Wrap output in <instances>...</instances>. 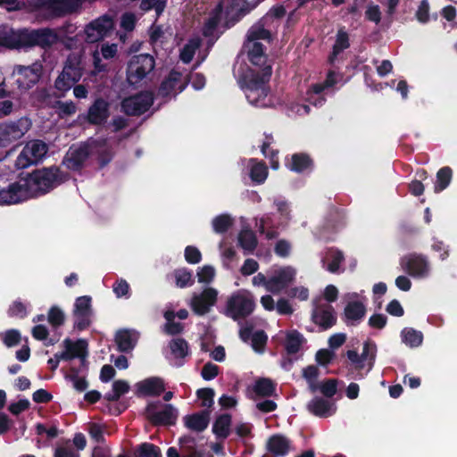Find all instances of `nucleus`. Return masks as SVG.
Segmentation results:
<instances>
[{
	"label": "nucleus",
	"mask_w": 457,
	"mask_h": 457,
	"mask_svg": "<svg viewBox=\"0 0 457 457\" xmlns=\"http://www.w3.org/2000/svg\"><path fill=\"white\" fill-rule=\"evenodd\" d=\"M181 79L182 73L176 70H171L167 78L162 81L159 87V96L162 97H168L175 90L179 83H180V85L178 87L177 94L181 93L187 87L188 83L187 80L181 82Z\"/></svg>",
	"instance_id": "21"
},
{
	"label": "nucleus",
	"mask_w": 457,
	"mask_h": 457,
	"mask_svg": "<svg viewBox=\"0 0 457 457\" xmlns=\"http://www.w3.org/2000/svg\"><path fill=\"white\" fill-rule=\"evenodd\" d=\"M252 347L255 351H262L267 344L268 337L263 330H258L253 334Z\"/></svg>",
	"instance_id": "64"
},
{
	"label": "nucleus",
	"mask_w": 457,
	"mask_h": 457,
	"mask_svg": "<svg viewBox=\"0 0 457 457\" xmlns=\"http://www.w3.org/2000/svg\"><path fill=\"white\" fill-rule=\"evenodd\" d=\"M185 426L192 431L203 432L210 422V411L204 410L193 414L186 415L184 418Z\"/></svg>",
	"instance_id": "29"
},
{
	"label": "nucleus",
	"mask_w": 457,
	"mask_h": 457,
	"mask_svg": "<svg viewBox=\"0 0 457 457\" xmlns=\"http://www.w3.org/2000/svg\"><path fill=\"white\" fill-rule=\"evenodd\" d=\"M0 339L6 347L11 348L21 343V335L18 329L11 328L4 332H1Z\"/></svg>",
	"instance_id": "47"
},
{
	"label": "nucleus",
	"mask_w": 457,
	"mask_h": 457,
	"mask_svg": "<svg viewBox=\"0 0 457 457\" xmlns=\"http://www.w3.org/2000/svg\"><path fill=\"white\" fill-rule=\"evenodd\" d=\"M217 295V290L212 287H208L200 295H194L191 301L193 312L199 316L208 313L211 307L215 304Z\"/></svg>",
	"instance_id": "19"
},
{
	"label": "nucleus",
	"mask_w": 457,
	"mask_h": 457,
	"mask_svg": "<svg viewBox=\"0 0 457 457\" xmlns=\"http://www.w3.org/2000/svg\"><path fill=\"white\" fill-rule=\"evenodd\" d=\"M400 265L411 277H423L428 269L426 258L415 253L402 257Z\"/></svg>",
	"instance_id": "17"
},
{
	"label": "nucleus",
	"mask_w": 457,
	"mask_h": 457,
	"mask_svg": "<svg viewBox=\"0 0 457 457\" xmlns=\"http://www.w3.org/2000/svg\"><path fill=\"white\" fill-rule=\"evenodd\" d=\"M42 73L43 66L39 62L29 66L16 65L12 71L14 84L21 91H27L39 81Z\"/></svg>",
	"instance_id": "7"
},
{
	"label": "nucleus",
	"mask_w": 457,
	"mask_h": 457,
	"mask_svg": "<svg viewBox=\"0 0 457 457\" xmlns=\"http://www.w3.org/2000/svg\"><path fill=\"white\" fill-rule=\"evenodd\" d=\"M319 390L321 392V394L327 397L331 398L333 397L337 391V379L330 378L327 379L326 381L322 382L320 385Z\"/></svg>",
	"instance_id": "60"
},
{
	"label": "nucleus",
	"mask_w": 457,
	"mask_h": 457,
	"mask_svg": "<svg viewBox=\"0 0 457 457\" xmlns=\"http://www.w3.org/2000/svg\"><path fill=\"white\" fill-rule=\"evenodd\" d=\"M110 116V104L102 97L96 98L87 110V120L89 124L102 125Z\"/></svg>",
	"instance_id": "20"
},
{
	"label": "nucleus",
	"mask_w": 457,
	"mask_h": 457,
	"mask_svg": "<svg viewBox=\"0 0 457 457\" xmlns=\"http://www.w3.org/2000/svg\"><path fill=\"white\" fill-rule=\"evenodd\" d=\"M215 276V270L211 265H204L197 271V278L199 283L209 284Z\"/></svg>",
	"instance_id": "63"
},
{
	"label": "nucleus",
	"mask_w": 457,
	"mask_h": 457,
	"mask_svg": "<svg viewBox=\"0 0 457 457\" xmlns=\"http://www.w3.org/2000/svg\"><path fill=\"white\" fill-rule=\"evenodd\" d=\"M155 67V60L149 54L135 55L129 61L126 75L130 86L137 87Z\"/></svg>",
	"instance_id": "4"
},
{
	"label": "nucleus",
	"mask_w": 457,
	"mask_h": 457,
	"mask_svg": "<svg viewBox=\"0 0 457 457\" xmlns=\"http://www.w3.org/2000/svg\"><path fill=\"white\" fill-rule=\"evenodd\" d=\"M294 278V270L289 267L281 269L269 278L268 291L273 294L278 293L280 290L287 287Z\"/></svg>",
	"instance_id": "25"
},
{
	"label": "nucleus",
	"mask_w": 457,
	"mask_h": 457,
	"mask_svg": "<svg viewBox=\"0 0 457 457\" xmlns=\"http://www.w3.org/2000/svg\"><path fill=\"white\" fill-rule=\"evenodd\" d=\"M366 312V307L361 302L351 301L345 307L343 320L347 326H355L362 320Z\"/></svg>",
	"instance_id": "27"
},
{
	"label": "nucleus",
	"mask_w": 457,
	"mask_h": 457,
	"mask_svg": "<svg viewBox=\"0 0 457 457\" xmlns=\"http://www.w3.org/2000/svg\"><path fill=\"white\" fill-rule=\"evenodd\" d=\"M215 392L212 388L204 387L196 391V396L201 400V406L210 408L214 403Z\"/></svg>",
	"instance_id": "57"
},
{
	"label": "nucleus",
	"mask_w": 457,
	"mask_h": 457,
	"mask_svg": "<svg viewBox=\"0 0 457 457\" xmlns=\"http://www.w3.org/2000/svg\"><path fill=\"white\" fill-rule=\"evenodd\" d=\"M305 342L303 336L297 330H292L287 333L285 342V349L287 354L297 353L302 345Z\"/></svg>",
	"instance_id": "37"
},
{
	"label": "nucleus",
	"mask_w": 457,
	"mask_h": 457,
	"mask_svg": "<svg viewBox=\"0 0 457 457\" xmlns=\"http://www.w3.org/2000/svg\"><path fill=\"white\" fill-rule=\"evenodd\" d=\"M231 415L224 413L218 416L212 425V432L217 438L226 439L230 433Z\"/></svg>",
	"instance_id": "34"
},
{
	"label": "nucleus",
	"mask_w": 457,
	"mask_h": 457,
	"mask_svg": "<svg viewBox=\"0 0 457 457\" xmlns=\"http://www.w3.org/2000/svg\"><path fill=\"white\" fill-rule=\"evenodd\" d=\"M90 155V143H81L78 146L71 145L64 155L62 164L70 170L80 172Z\"/></svg>",
	"instance_id": "11"
},
{
	"label": "nucleus",
	"mask_w": 457,
	"mask_h": 457,
	"mask_svg": "<svg viewBox=\"0 0 457 457\" xmlns=\"http://www.w3.org/2000/svg\"><path fill=\"white\" fill-rule=\"evenodd\" d=\"M139 334L134 329L123 328L115 334V343L120 353H129L137 345Z\"/></svg>",
	"instance_id": "26"
},
{
	"label": "nucleus",
	"mask_w": 457,
	"mask_h": 457,
	"mask_svg": "<svg viewBox=\"0 0 457 457\" xmlns=\"http://www.w3.org/2000/svg\"><path fill=\"white\" fill-rule=\"evenodd\" d=\"M47 320L53 328H59L64 324L65 315L58 306H52L48 311Z\"/></svg>",
	"instance_id": "52"
},
{
	"label": "nucleus",
	"mask_w": 457,
	"mask_h": 457,
	"mask_svg": "<svg viewBox=\"0 0 457 457\" xmlns=\"http://www.w3.org/2000/svg\"><path fill=\"white\" fill-rule=\"evenodd\" d=\"M401 337L402 341L411 348L420 346L423 342L422 332L412 328H404L401 331Z\"/></svg>",
	"instance_id": "40"
},
{
	"label": "nucleus",
	"mask_w": 457,
	"mask_h": 457,
	"mask_svg": "<svg viewBox=\"0 0 457 457\" xmlns=\"http://www.w3.org/2000/svg\"><path fill=\"white\" fill-rule=\"evenodd\" d=\"M47 150V145L42 140L29 141L15 161L16 167L25 169L32 164L38 163L46 156Z\"/></svg>",
	"instance_id": "8"
},
{
	"label": "nucleus",
	"mask_w": 457,
	"mask_h": 457,
	"mask_svg": "<svg viewBox=\"0 0 457 457\" xmlns=\"http://www.w3.org/2000/svg\"><path fill=\"white\" fill-rule=\"evenodd\" d=\"M91 315L92 313L73 312V316L75 318L74 328L79 331H83L87 329L91 324Z\"/></svg>",
	"instance_id": "61"
},
{
	"label": "nucleus",
	"mask_w": 457,
	"mask_h": 457,
	"mask_svg": "<svg viewBox=\"0 0 457 457\" xmlns=\"http://www.w3.org/2000/svg\"><path fill=\"white\" fill-rule=\"evenodd\" d=\"M233 219L229 214L222 213L213 218L212 229L216 234H225L233 225Z\"/></svg>",
	"instance_id": "43"
},
{
	"label": "nucleus",
	"mask_w": 457,
	"mask_h": 457,
	"mask_svg": "<svg viewBox=\"0 0 457 457\" xmlns=\"http://www.w3.org/2000/svg\"><path fill=\"white\" fill-rule=\"evenodd\" d=\"M312 320L320 330H328L336 325V312L329 303L316 304L312 312Z\"/></svg>",
	"instance_id": "16"
},
{
	"label": "nucleus",
	"mask_w": 457,
	"mask_h": 457,
	"mask_svg": "<svg viewBox=\"0 0 457 457\" xmlns=\"http://www.w3.org/2000/svg\"><path fill=\"white\" fill-rule=\"evenodd\" d=\"M154 95L150 91L139 92L125 97L121 103V111L128 116H140L146 112L154 104Z\"/></svg>",
	"instance_id": "10"
},
{
	"label": "nucleus",
	"mask_w": 457,
	"mask_h": 457,
	"mask_svg": "<svg viewBox=\"0 0 457 457\" xmlns=\"http://www.w3.org/2000/svg\"><path fill=\"white\" fill-rule=\"evenodd\" d=\"M429 10L428 0H421L415 12V17L420 23L426 24L429 21Z\"/></svg>",
	"instance_id": "59"
},
{
	"label": "nucleus",
	"mask_w": 457,
	"mask_h": 457,
	"mask_svg": "<svg viewBox=\"0 0 457 457\" xmlns=\"http://www.w3.org/2000/svg\"><path fill=\"white\" fill-rule=\"evenodd\" d=\"M160 402L149 403L145 410V413L148 421L154 427H169L176 424L179 411L170 403L162 405V409L158 411Z\"/></svg>",
	"instance_id": "5"
},
{
	"label": "nucleus",
	"mask_w": 457,
	"mask_h": 457,
	"mask_svg": "<svg viewBox=\"0 0 457 457\" xmlns=\"http://www.w3.org/2000/svg\"><path fill=\"white\" fill-rule=\"evenodd\" d=\"M32 337L38 341H45L46 346L54 345L56 343L55 339L49 338V331L45 325H36L31 330Z\"/></svg>",
	"instance_id": "50"
},
{
	"label": "nucleus",
	"mask_w": 457,
	"mask_h": 457,
	"mask_svg": "<svg viewBox=\"0 0 457 457\" xmlns=\"http://www.w3.org/2000/svg\"><path fill=\"white\" fill-rule=\"evenodd\" d=\"M331 261L327 270L331 273H337L339 270L341 263L345 261V256L340 250H331Z\"/></svg>",
	"instance_id": "58"
},
{
	"label": "nucleus",
	"mask_w": 457,
	"mask_h": 457,
	"mask_svg": "<svg viewBox=\"0 0 457 457\" xmlns=\"http://www.w3.org/2000/svg\"><path fill=\"white\" fill-rule=\"evenodd\" d=\"M267 450L275 456H286L291 448V441L282 434L270 436L266 444Z\"/></svg>",
	"instance_id": "28"
},
{
	"label": "nucleus",
	"mask_w": 457,
	"mask_h": 457,
	"mask_svg": "<svg viewBox=\"0 0 457 457\" xmlns=\"http://www.w3.org/2000/svg\"><path fill=\"white\" fill-rule=\"evenodd\" d=\"M27 120L5 122L0 124V147L7 146L12 141L20 139L27 131L24 126Z\"/></svg>",
	"instance_id": "18"
},
{
	"label": "nucleus",
	"mask_w": 457,
	"mask_h": 457,
	"mask_svg": "<svg viewBox=\"0 0 457 457\" xmlns=\"http://www.w3.org/2000/svg\"><path fill=\"white\" fill-rule=\"evenodd\" d=\"M166 7V0H142L140 9L148 12L152 9L155 10L157 16H160Z\"/></svg>",
	"instance_id": "53"
},
{
	"label": "nucleus",
	"mask_w": 457,
	"mask_h": 457,
	"mask_svg": "<svg viewBox=\"0 0 457 457\" xmlns=\"http://www.w3.org/2000/svg\"><path fill=\"white\" fill-rule=\"evenodd\" d=\"M244 47L247 49L248 60L253 65L264 67L268 65L267 55L264 52L265 47L260 42H249L245 43Z\"/></svg>",
	"instance_id": "30"
},
{
	"label": "nucleus",
	"mask_w": 457,
	"mask_h": 457,
	"mask_svg": "<svg viewBox=\"0 0 457 457\" xmlns=\"http://www.w3.org/2000/svg\"><path fill=\"white\" fill-rule=\"evenodd\" d=\"M237 241L238 245L247 252L246 253H253L258 245L256 235L249 228H244L239 232Z\"/></svg>",
	"instance_id": "36"
},
{
	"label": "nucleus",
	"mask_w": 457,
	"mask_h": 457,
	"mask_svg": "<svg viewBox=\"0 0 457 457\" xmlns=\"http://www.w3.org/2000/svg\"><path fill=\"white\" fill-rule=\"evenodd\" d=\"M270 24L262 22V19L261 18L254 25L249 29L246 35L247 41L257 42L259 39L270 40Z\"/></svg>",
	"instance_id": "32"
},
{
	"label": "nucleus",
	"mask_w": 457,
	"mask_h": 457,
	"mask_svg": "<svg viewBox=\"0 0 457 457\" xmlns=\"http://www.w3.org/2000/svg\"><path fill=\"white\" fill-rule=\"evenodd\" d=\"M66 350L61 353V357L64 361H70L74 358L79 359V367L87 369V342L85 339H78L72 342L70 338L63 341Z\"/></svg>",
	"instance_id": "15"
},
{
	"label": "nucleus",
	"mask_w": 457,
	"mask_h": 457,
	"mask_svg": "<svg viewBox=\"0 0 457 457\" xmlns=\"http://www.w3.org/2000/svg\"><path fill=\"white\" fill-rule=\"evenodd\" d=\"M0 46H5L11 49L20 48L18 31L14 32L12 29L7 27H0Z\"/></svg>",
	"instance_id": "38"
},
{
	"label": "nucleus",
	"mask_w": 457,
	"mask_h": 457,
	"mask_svg": "<svg viewBox=\"0 0 457 457\" xmlns=\"http://www.w3.org/2000/svg\"><path fill=\"white\" fill-rule=\"evenodd\" d=\"M261 72L251 71L244 77V88L245 90H261L262 96H268L266 83L270 80L272 68L270 65L260 67Z\"/></svg>",
	"instance_id": "13"
},
{
	"label": "nucleus",
	"mask_w": 457,
	"mask_h": 457,
	"mask_svg": "<svg viewBox=\"0 0 457 457\" xmlns=\"http://www.w3.org/2000/svg\"><path fill=\"white\" fill-rule=\"evenodd\" d=\"M70 174L59 166L35 169L22 177L29 198L43 196L70 179Z\"/></svg>",
	"instance_id": "1"
},
{
	"label": "nucleus",
	"mask_w": 457,
	"mask_h": 457,
	"mask_svg": "<svg viewBox=\"0 0 457 457\" xmlns=\"http://www.w3.org/2000/svg\"><path fill=\"white\" fill-rule=\"evenodd\" d=\"M270 142L265 141L262 143L261 151L262 154L269 158L270 161V166L273 170H277L279 167V162H278V151L277 150H270Z\"/></svg>",
	"instance_id": "56"
},
{
	"label": "nucleus",
	"mask_w": 457,
	"mask_h": 457,
	"mask_svg": "<svg viewBox=\"0 0 457 457\" xmlns=\"http://www.w3.org/2000/svg\"><path fill=\"white\" fill-rule=\"evenodd\" d=\"M83 368L71 366L70 368V373L66 375V378L73 383V387L78 392L85 391L88 386V382L85 377H79V373Z\"/></svg>",
	"instance_id": "42"
},
{
	"label": "nucleus",
	"mask_w": 457,
	"mask_h": 457,
	"mask_svg": "<svg viewBox=\"0 0 457 457\" xmlns=\"http://www.w3.org/2000/svg\"><path fill=\"white\" fill-rule=\"evenodd\" d=\"M287 13L286 8L282 4L272 6L270 11L262 18V22H267L273 27L275 20H281Z\"/></svg>",
	"instance_id": "51"
},
{
	"label": "nucleus",
	"mask_w": 457,
	"mask_h": 457,
	"mask_svg": "<svg viewBox=\"0 0 457 457\" xmlns=\"http://www.w3.org/2000/svg\"><path fill=\"white\" fill-rule=\"evenodd\" d=\"M135 457H162L159 446L151 443L141 444L134 453Z\"/></svg>",
	"instance_id": "46"
},
{
	"label": "nucleus",
	"mask_w": 457,
	"mask_h": 457,
	"mask_svg": "<svg viewBox=\"0 0 457 457\" xmlns=\"http://www.w3.org/2000/svg\"><path fill=\"white\" fill-rule=\"evenodd\" d=\"M350 46L349 36L347 32L339 29L337 34L336 42L333 46L332 55L336 57L337 54L342 53L344 50Z\"/></svg>",
	"instance_id": "49"
},
{
	"label": "nucleus",
	"mask_w": 457,
	"mask_h": 457,
	"mask_svg": "<svg viewBox=\"0 0 457 457\" xmlns=\"http://www.w3.org/2000/svg\"><path fill=\"white\" fill-rule=\"evenodd\" d=\"M91 154H96V160L100 169L107 166L114 157V152L111 145L107 144L106 139H95L90 142Z\"/></svg>",
	"instance_id": "23"
},
{
	"label": "nucleus",
	"mask_w": 457,
	"mask_h": 457,
	"mask_svg": "<svg viewBox=\"0 0 457 457\" xmlns=\"http://www.w3.org/2000/svg\"><path fill=\"white\" fill-rule=\"evenodd\" d=\"M169 347L175 359H184L190 354L188 343L182 337L171 339Z\"/></svg>",
	"instance_id": "39"
},
{
	"label": "nucleus",
	"mask_w": 457,
	"mask_h": 457,
	"mask_svg": "<svg viewBox=\"0 0 457 457\" xmlns=\"http://www.w3.org/2000/svg\"><path fill=\"white\" fill-rule=\"evenodd\" d=\"M112 291L116 297L129 298L131 295L129 284L124 278H118L112 285Z\"/></svg>",
	"instance_id": "54"
},
{
	"label": "nucleus",
	"mask_w": 457,
	"mask_h": 457,
	"mask_svg": "<svg viewBox=\"0 0 457 457\" xmlns=\"http://www.w3.org/2000/svg\"><path fill=\"white\" fill-rule=\"evenodd\" d=\"M376 353H377V345L375 342L367 340L363 343V348L362 353L360 354V358L364 364L365 361H369V370H371L375 360H376Z\"/></svg>",
	"instance_id": "45"
},
{
	"label": "nucleus",
	"mask_w": 457,
	"mask_h": 457,
	"mask_svg": "<svg viewBox=\"0 0 457 457\" xmlns=\"http://www.w3.org/2000/svg\"><path fill=\"white\" fill-rule=\"evenodd\" d=\"M268 176V168L264 162H257L251 167L250 178L257 183L262 184L265 181Z\"/></svg>",
	"instance_id": "48"
},
{
	"label": "nucleus",
	"mask_w": 457,
	"mask_h": 457,
	"mask_svg": "<svg viewBox=\"0 0 457 457\" xmlns=\"http://www.w3.org/2000/svg\"><path fill=\"white\" fill-rule=\"evenodd\" d=\"M92 298L89 295L79 296L75 300L73 312L92 313Z\"/></svg>",
	"instance_id": "55"
},
{
	"label": "nucleus",
	"mask_w": 457,
	"mask_h": 457,
	"mask_svg": "<svg viewBox=\"0 0 457 457\" xmlns=\"http://www.w3.org/2000/svg\"><path fill=\"white\" fill-rule=\"evenodd\" d=\"M20 48L40 46L46 48L52 46L58 40V36L54 29L44 28L37 29H21L18 31Z\"/></svg>",
	"instance_id": "3"
},
{
	"label": "nucleus",
	"mask_w": 457,
	"mask_h": 457,
	"mask_svg": "<svg viewBox=\"0 0 457 457\" xmlns=\"http://www.w3.org/2000/svg\"><path fill=\"white\" fill-rule=\"evenodd\" d=\"M173 275L178 287L184 288L195 283L192 271L187 268L175 270Z\"/></svg>",
	"instance_id": "44"
},
{
	"label": "nucleus",
	"mask_w": 457,
	"mask_h": 457,
	"mask_svg": "<svg viewBox=\"0 0 457 457\" xmlns=\"http://www.w3.org/2000/svg\"><path fill=\"white\" fill-rule=\"evenodd\" d=\"M453 178V170L449 166H445L436 172V179L434 186V191L440 193L445 190L451 183Z\"/></svg>",
	"instance_id": "41"
},
{
	"label": "nucleus",
	"mask_w": 457,
	"mask_h": 457,
	"mask_svg": "<svg viewBox=\"0 0 457 457\" xmlns=\"http://www.w3.org/2000/svg\"><path fill=\"white\" fill-rule=\"evenodd\" d=\"M80 0H46L44 7L55 17H63L72 13L79 6Z\"/></svg>",
	"instance_id": "24"
},
{
	"label": "nucleus",
	"mask_w": 457,
	"mask_h": 457,
	"mask_svg": "<svg viewBox=\"0 0 457 457\" xmlns=\"http://www.w3.org/2000/svg\"><path fill=\"white\" fill-rule=\"evenodd\" d=\"M287 167L295 172L301 173L313 165L312 158L305 153L294 154L291 158V162L286 164Z\"/></svg>",
	"instance_id": "33"
},
{
	"label": "nucleus",
	"mask_w": 457,
	"mask_h": 457,
	"mask_svg": "<svg viewBox=\"0 0 457 457\" xmlns=\"http://www.w3.org/2000/svg\"><path fill=\"white\" fill-rule=\"evenodd\" d=\"M222 10V4L220 3L212 11L203 26L202 35L207 38L208 46H212L222 34V32H218V27L221 21Z\"/></svg>",
	"instance_id": "14"
},
{
	"label": "nucleus",
	"mask_w": 457,
	"mask_h": 457,
	"mask_svg": "<svg viewBox=\"0 0 457 457\" xmlns=\"http://www.w3.org/2000/svg\"><path fill=\"white\" fill-rule=\"evenodd\" d=\"M255 308L253 299L243 294H233L227 301L224 314L233 320L245 319Z\"/></svg>",
	"instance_id": "6"
},
{
	"label": "nucleus",
	"mask_w": 457,
	"mask_h": 457,
	"mask_svg": "<svg viewBox=\"0 0 457 457\" xmlns=\"http://www.w3.org/2000/svg\"><path fill=\"white\" fill-rule=\"evenodd\" d=\"M219 366L208 361L203 366L201 376L204 380L209 381L214 379L219 375Z\"/></svg>",
	"instance_id": "62"
},
{
	"label": "nucleus",
	"mask_w": 457,
	"mask_h": 457,
	"mask_svg": "<svg viewBox=\"0 0 457 457\" xmlns=\"http://www.w3.org/2000/svg\"><path fill=\"white\" fill-rule=\"evenodd\" d=\"M30 199L23 186L22 177L20 176L19 181L11 183L6 188L0 190V205L16 204Z\"/></svg>",
	"instance_id": "12"
},
{
	"label": "nucleus",
	"mask_w": 457,
	"mask_h": 457,
	"mask_svg": "<svg viewBox=\"0 0 457 457\" xmlns=\"http://www.w3.org/2000/svg\"><path fill=\"white\" fill-rule=\"evenodd\" d=\"M332 406L333 403L330 401L316 396L307 403L306 408L310 413L316 417L327 418L332 414L330 411Z\"/></svg>",
	"instance_id": "31"
},
{
	"label": "nucleus",
	"mask_w": 457,
	"mask_h": 457,
	"mask_svg": "<svg viewBox=\"0 0 457 457\" xmlns=\"http://www.w3.org/2000/svg\"><path fill=\"white\" fill-rule=\"evenodd\" d=\"M83 67L80 59L70 54L64 63L62 72L54 81V87L61 92L59 97L64 96V93L69 91L82 77Z\"/></svg>",
	"instance_id": "2"
},
{
	"label": "nucleus",
	"mask_w": 457,
	"mask_h": 457,
	"mask_svg": "<svg viewBox=\"0 0 457 457\" xmlns=\"http://www.w3.org/2000/svg\"><path fill=\"white\" fill-rule=\"evenodd\" d=\"M113 29V18L109 14H104L86 25V41L93 44L104 40L112 35Z\"/></svg>",
	"instance_id": "9"
},
{
	"label": "nucleus",
	"mask_w": 457,
	"mask_h": 457,
	"mask_svg": "<svg viewBox=\"0 0 457 457\" xmlns=\"http://www.w3.org/2000/svg\"><path fill=\"white\" fill-rule=\"evenodd\" d=\"M253 391L259 397H270L275 395L276 384L268 378H260L255 380Z\"/></svg>",
	"instance_id": "35"
},
{
	"label": "nucleus",
	"mask_w": 457,
	"mask_h": 457,
	"mask_svg": "<svg viewBox=\"0 0 457 457\" xmlns=\"http://www.w3.org/2000/svg\"><path fill=\"white\" fill-rule=\"evenodd\" d=\"M137 396H159L165 390L163 380L158 377L145 378L136 385Z\"/></svg>",
	"instance_id": "22"
}]
</instances>
